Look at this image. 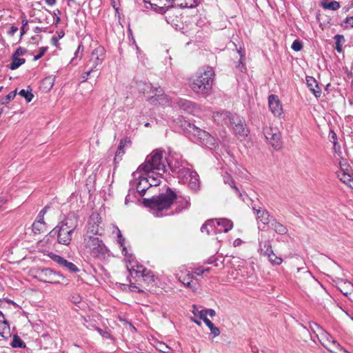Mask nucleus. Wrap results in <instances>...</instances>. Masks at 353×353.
<instances>
[{"label":"nucleus","mask_w":353,"mask_h":353,"mask_svg":"<svg viewBox=\"0 0 353 353\" xmlns=\"http://www.w3.org/2000/svg\"><path fill=\"white\" fill-rule=\"evenodd\" d=\"M176 198V194L168 188L166 193L153 196L150 199H144L143 204L154 216L161 217L166 215L163 211L170 208Z\"/></svg>","instance_id":"obj_1"},{"label":"nucleus","mask_w":353,"mask_h":353,"mask_svg":"<svg viewBox=\"0 0 353 353\" xmlns=\"http://www.w3.org/2000/svg\"><path fill=\"white\" fill-rule=\"evenodd\" d=\"M214 75L212 67H203L198 71L196 77L191 79L190 87L196 94L206 97L211 92Z\"/></svg>","instance_id":"obj_2"},{"label":"nucleus","mask_w":353,"mask_h":353,"mask_svg":"<svg viewBox=\"0 0 353 353\" xmlns=\"http://www.w3.org/2000/svg\"><path fill=\"white\" fill-rule=\"evenodd\" d=\"M214 121L222 125L230 126L236 135L247 136L248 130L245 119L235 113L228 111H221L214 113Z\"/></svg>","instance_id":"obj_3"},{"label":"nucleus","mask_w":353,"mask_h":353,"mask_svg":"<svg viewBox=\"0 0 353 353\" xmlns=\"http://www.w3.org/2000/svg\"><path fill=\"white\" fill-rule=\"evenodd\" d=\"M163 152L157 149L147 156L145 162L139 167L145 173H158L163 174L166 170V157H163Z\"/></svg>","instance_id":"obj_4"},{"label":"nucleus","mask_w":353,"mask_h":353,"mask_svg":"<svg viewBox=\"0 0 353 353\" xmlns=\"http://www.w3.org/2000/svg\"><path fill=\"white\" fill-rule=\"evenodd\" d=\"M83 245L84 251L94 259L103 260L110 256V250L97 236L85 234Z\"/></svg>","instance_id":"obj_5"},{"label":"nucleus","mask_w":353,"mask_h":353,"mask_svg":"<svg viewBox=\"0 0 353 353\" xmlns=\"http://www.w3.org/2000/svg\"><path fill=\"white\" fill-rule=\"evenodd\" d=\"M77 225V221L74 217H66L61 221L50 232L51 236L57 234V241L63 245H69L72 240V235Z\"/></svg>","instance_id":"obj_6"},{"label":"nucleus","mask_w":353,"mask_h":353,"mask_svg":"<svg viewBox=\"0 0 353 353\" xmlns=\"http://www.w3.org/2000/svg\"><path fill=\"white\" fill-rule=\"evenodd\" d=\"M184 127L194 141L198 142L208 148H212V147L215 146L216 140L214 137L205 130L186 121L184 123Z\"/></svg>","instance_id":"obj_7"},{"label":"nucleus","mask_w":353,"mask_h":353,"mask_svg":"<svg viewBox=\"0 0 353 353\" xmlns=\"http://www.w3.org/2000/svg\"><path fill=\"white\" fill-rule=\"evenodd\" d=\"M166 164H168L172 172L176 175L177 178L182 176L183 171L189 168H188V162L182 159L181 154L176 153L170 154L167 159Z\"/></svg>","instance_id":"obj_8"},{"label":"nucleus","mask_w":353,"mask_h":353,"mask_svg":"<svg viewBox=\"0 0 353 353\" xmlns=\"http://www.w3.org/2000/svg\"><path fill=\"white\" fill-rule=\"evenodd\" d=\"M35 278L43 283H59V279L65 277L60 272L53 271L50 268H44L37 271Z\"/></svg>","instance_id":"obj_9"},{"label":"nucleus","mask_w":353,"mask_h":353,"mask_svg":"<svg viewBox=\"0 0 353 353\" xmlns=\"http://www.w3.org/2000/svg\"><path fill=\"white\" fill-rule=\"evenodd\" d=\"M323 347L332 353H337V351H347L325 330L319 334L318 338Z\"/></svg>","instance_id":"obj_10"},{"label":"nucleus","mask_w":353,"mask_h":353,"mask_svg":"<svg viewBox=\"0 0 353 353\" xmlns=\"http://www.w3.org/2000/svg\"><path fill=\"white\" fill-rule=\"evenodd\" d=\"M207 227H210L213 230L217 228L221 230V232H228L233 228V223L227 219H209L202 225L201 228V232H203Z\"/></svg>","instance_id":"obj_11"},{"label":"nucleus","mask_w":353,"mask_h":353,"mask_svg":"<svg viewBox=\"0 0 353 353\" xmlns=\"http://www.w3.org/2000/svg\"><path fill=\"white\" fill-rule=\"evenodd\" d=\"M105 57V49L101 46H98L92 51L88 65L91 64L92 70L98 71Z\"/></svg>","instance_id":"obj_12"},{"label":"nucleus","mask_w":353,"mask_h":353,"mask_svg":"<svg viewBox=\"0 0 353 353\" xmlns=\"http://www.w3.org/2000/svg\"><path fill=\"white\" fill-rule=\"evenodd\" d=\"M263 133L267 141L275 150H278L282 147L281 135L278 129L265 127Z\"/></svg>","instance_id":"obj_13"},{"label":"nucleus","mask_w":353,"mask_h":353,"mask_svg":"<svg viewBox=\"0 0 353 353\" xmlns=\"http://www.w3.org/2000/svg\"><path fill=\"white\" fill-rule=\"evenodd\" d=\"M178 179L180 183L187 184L192 190H197L199 188V175L196 172L191 171L190 168L184 170L182 176H180Z\"/></svg>","instance_id":"obj_14"},{"label":"nucleus","mask_w":353,"mask_h":353,"mask_svg":"<svg viewBox=\"0 0 353 353\" xmlns=\"http://www.w3.org/2000/svg\"><path fill=\"white\" fill-rule=\"evenodd\" d=\"M101 217L99 214L93 213L90 215L88 223V229L85 234L96 236L97 234H101Z\"/></svg>","instance_id":"obj_15"},{"label":"nucleus","mask_w":353,"mask_h":353,"mask_svg":"<svg viewBox=\"0 0 353 353\" xmlns=\"http://www.w3.org/2000/svg\"><path fill=\"white\" fill-rule=\"evenodd\" d=\"M141 170L138 169L137 172H133V176L135 180H137V178L139 179V181L135 183L137 191L139 193L141 196H143L146 190L150 187L149 184V179L141 176L140 174Z\"/></svg>","instance_id":"obj_16"},{"label":"nucleus","mask_w":353,"mask_h":353,"mask_svg":"<svg viewBox=\"0 0 353 353\" xmlns=\"http://www.w3.org/2000/svg\"><path fill=\"white\" fill-rule=\"evenodd\" d=\"M50 258L56 263H57L60 266L65 268L68 271L72 273H77L79 272V269L77 266L72 262H70L65 259L63 257L55 254H52Z\"/></svg>","instance_id":"obj_17"},{"label":"nucleus","mask_w":353,"mask_h":353,"mask_svg":"<svg viewBox=\"0 0 353 353\" xmlns=\"http://www.w3.org/2000/svg\"><path fill=\"white\" fill-rule=\"evenodd\" d=\"M268 103L272 113L276 117H281L283 114V107L278 96L270 94L268 97Z\"/></svg>","instance_id":"obj_18"},{"label":"nucleus","mask_w":353,"mask_h":353,"mask_svg":"<svg viewBox=\"0 0 353 353\" xmlns=\"http://www.w3.org/2000/svg\"><path fill=\"white\" fill-rule=\"evenodd\" d=\"M174 2H176V0H157L156 3H153V10L157 13L164 14L173 7Z\"/></svg>","instance_id":"obj_19"},{"label":"nucleus","mask_w":353,"mask_h":353,"mask_svg":"<svg viewBox=\"0 0 353 353\" xmlns=\"http://www.w3.org/2000/svg\"><path fill=\"white\" fill-rule=\"evenodd\" d=\"M252 209L256 215L257 219L263 224L270 226L272 218H270L268 212L261 208H256L255 206L252 207Z\"/></svg>","instance_id":"obj_20"},{"label":"nucleus","mask_w":353,"mask_h":353,"mask_svg":"<svg viewBox=\"0 0 353 353\" xmlns=\"http://www.w3.org/2000/svg\"><path fill=\"white\" fill-rule=\"evenodd\" d=\"M306 84L311 92L316 98H319L321 95V89L319 86L316 80L313 77H306Z\"/></svg>","instance_id":"obj_21"},{"label":"nucleus","mask_w":353,"mask_h":353,"mask_svg":"<svg viewBox=\"0 0 353 353\" xmlns=\"http://www.w3.org/2000/svg\"><path fill=\"white\" fill-rule=\"evenodd\" d=\"M10 325L0 311V336L5 339L8 338L10 336Z\"/></svg>","instance_id":"obj_22"},{"label":"nucleus","mask_w":353,"mask_h":353,"mask_svg":"<svg viewBox=\"0 0 353 353\" xmlns=\"http://www.w3.org/2000/svg\"><path fill=\"white\" fill-rule=\"evenodd\" d=\"M117 237H118V243L119 245L122 248V254L128 257L129 259V263L130 264L132 263V262L134 260V256L132 254H128L127 248L125 247V239L122 236L121 231L117 228Z\"/></svg>","instance_id":"obj_23"},{"label":"nucleus","mask_w":353,"mask_h":353,"mask_svg":"<svg viewBox=\"0 0 353 353\" xmlns=\"http://www.w3.org/2000/svg\"><path fill=\"white\" fill-rule=\"evenodd\" d=\"M269 227L273 229L274 232L279 235H285L288 232L287 227L278 222L275 219H272L271 224Z\"/></svg>","instance_id":"obj_24"},{"label":"nucleus","mask_w":353,"mask_h":353,"mask_svg":"<svg viewBox=\"0 0 353 353\" xmlns=\"http://www.w3.org/2000/svg\"><path fill=\"white\" fill-rule=\"evenodd\" d=\"M130 142V139L128 137L121 139L119 142V145L118 148L115 152L114 161L121 160V157L125 153L124 147L127 143Z\"/></svg>","instance_id":"obj_25"},{"label":"nucleus","mask_w":353,"mask_h":353,"mask_svg":"<svg viewBox=\"0 0 353 353\" xmlns=\"http://www.w3.org/2000/svg\"><path fill=\"white\" fill-rule=\"evenodd\" d=\"M336 175L341 181L353 189V177L350 173L336 172Z\"/></svg>","instance_id":"obj_26"},{"label":"nucleus","mask_w":353,"mask_h":353,"mask_svg":"<svg viewBox=\"0 0 353 353\" xmlns=\"http://www.w3.org/2000/svg\"><path fill=\"white\" fill-rule=\"evenodd\" d=\"M321 6L325 10H330L336 11L340 8V3L336 1H332L330 2L328 0H323L321 2Z\"/></svg>","instance_id":"obj_27"},{"label":"nucleus","mask_w":353,"mask_h":353,"mask_svg":"<svg viewBox=\"0 0 353 353\" xmlns=\"http://www.w3.org/2000/svg\"><path fill=\"white\" fill-rule=\"evenodd\" d=\"M147 174L146 178L149 179L150 187L157 186L161 183V178L162 177L161 174L158 173H145Z\"/></svg>","instance_id":"obj_28"},{"label":"nucleus","mask_w":353,"mask_h":353,"mask_svg":"<svg viewBox=\"0 0 353 353\" xmlns=\"http://www.w3.org/2000/svg\"><path fill=\"white\" fill-rule=\"evenodd\" d=\"M177 6L181 8H192L198 6V0H176Z\"/></svg>","instance_id":"obj_29"},{"label":"nucleus","mask_w":353,"mask_h":353,"mask_svg":"<svg viewBox=\"0 0 353 353\" xmlns=\"http://www.w3.org/2000/svg\"><path fill=\"white\" fill-rule=\"evenodd\" d=\"M223 181L225 184H228L232 190L234 191V192L239 196H242V194L239 190V188L236 186L234 181L232 178V176L228 174H225L223 175Z\"/></svg>","instance_id":"obj_30"},{"label":"nucleus","mask_w":353,"mask_h":353,"mask_svg":"<svg viewBox=\"0 0 353 353\" xmlns=\"http://www.w3.org/2000/svg\"><path fill=\"white\" fill-rule=\"evenodd\" d=\"M39 221H34L32 228L34 234H41L47 231V225L46 223H39Z\"/></svg>","instance_id":"obj_31"},{"label":"nucleus","mask_w":353,"mask_h":353,"mask_svg":"<svg viewBox=\"0 0 353 353\" xmlns=\"http://www.w3.org/2000/svg\"><path fill=\"white\" fill-rule=\"evenodd\" d=\"M17 94V90L16 89L13 91H11L10 93H8L7 95L4 97H0V104L1 105H8L10 101L14 99Z\"/></svg>","instance_id":"obj_32"},{"label":"nucleus","mask_w":353,"mask_h":353,"mask_svg":"<svg viewBox=\"0 0 353 353\" xmlns=\"http://www.w3.org/2000/svg\"><path fill=\"white\" fill-rule=\"evenodd\" d=\"M129 272L132 276L139 277L141 273L145 272V268L142 265H132L131 268L129 269Z\"/></svg>","instance_id":"obj_33"},{"label":"nucleus","mask_w":353,"mask_h":353,"mask_svg":"<svg viewBox=\"0 0 353 353\" xmlns=\"http://www.w3.org/2000/svg\"><path fill=\"white\" fill-rule=\"evenodd\" d=\"M26 62V59L23 58H19L12 56V63L9 65V68L12 70H16L19 68Z\"/></svg>","instance_id":"obj_34"},{"label":"nucleus","mask_w":353,"mask_h":353,"mask_svg":"<svg viewBox=\"0 0 353 353\" xmlns=\"http://www.w3.org/2000/svg\"><path fill=\"white\" fill-rule=\"evenodd\" d=\"M309 327L311 332L314 334L315 337L319 338V334L324 330L321 326H320L318 323L314 322H310L309 323Z\"/></svg>","instance_id":"obj_35"},{"label":"nucleus","mask_w":353,"mask_h":353,"mask_svg":"<svg viewBox=\"0 0 353 353\" xmlns=\"http://www.w3.org/2000/svg\"><path fill=\"white\" fill-rule=\"evenodd\" d=\"M334 39L335 40L336 50L338 52H342V43L345 42V38L342 34H336L334 36Z\"/></svg>","instance_id":"obj_36"},{"label":"nucleus","mask_w":353,"mask_h":353,"mask_svg":"<svg viewBox=\"0 0 353 353\" xmlns=\"http://www.w3.org/2000/svg\"><path fill=\"white\" fill-rule=\"evenodd\" d=\"M19 94L23 97L27 102H30L34 97V94L32 93L31 88L27 90L22 89L19 91Z\"/></svg>","instance_id":"obj_37"},{"label":"nucleus","mask_w":353,"mask_h":353,"mask_svg":"<svg viewBox=\"0 0 353 353\" xmlns=\"http://www.w3.org/2000/svg\"><path fill=\"white\" fill-rule=\"evenodd\" d=\"M83 51V46L81 44L79 45L74 53V57L71 60L72 63L77 64V60H80L82 57Z\"/></svg>","instance_id":"obj_38"},{"label":"nucleus","mask_w":353,"mask_h":353,"mask_svg":"<svg viewBox=\"0 0 353 353\" xmlns=\"http://www.w3.org/2000/svg\"><path fill=\"white\" fill-rule=\"evenodd\" d=\"M339 168L340 170L336 172L349 173L350 165L345 159H342L339 162Z\"/></svg>","instance_id":"obj_39"},{"label":"nucleus","mask_w":353,"mask_h":353,"mask_svg":"<svg viewBox=\"0 0 353 353\" xmlns=\"http://www.w3.org/2000/svg\"><path fill=\"white\" fill-rule=\"evenodd\" d=\"M183 271H181L180 274H179V281L181 282L185 286L192 289L194 290L196 289L195 285H192V280L185 281V278H183Z\"/></svg>","instance_id":"obj_40"},{"label":"nucleus","mask_w":353,"mask_h":353,"mask_svg":"<svg viewBox=\"0 0 353 353\" xmlns=\"http://www.w3.org/2000/svg\"><path fill=\"white\" fill-rule=\"evenodd\" d=\"M206 325L209 327L210 330V334L214 336H217L220 334L219 329L216 327L211 321H207Z\"/></svg>","instance_id":"obj_41"},{"label":"nucleus","mask_w":353,"mask_h":353,"mask_svg":"<svg viewBox=\"0 0 353 353\" xmlns=\"http://www.w3.org/2000/svg\"><path fill=\"white\" fill-rule=\"evenodd\" d=\"M11 345L13 347H25L26 343L20 339V337L14 335Z\"/></svg>","instance_id":"obj_42"},{"label":"nucleus","mask_w":353,"mask_h":353,"mask_svg":"<svg viewBox=\"0 0 353 353\" xmlns=\"http://www.w3.org/2000/svg\"><path fill=\"white\" fill-rule=\"evenodd\" d=\"M179 105L181 108L186 111H190L193 106V103L191 101L185 99H181L179 101Z\"/></svg>","instance_id":"obj_43"},{"label":"nucleus","mask_w":353,"mask_h":353,"mask_svg":"<svg viewBox=\"0 0 353 353\" xmlns=\"http://www.w3.org/2000/svg\"><path fill=\"white\" fill-rule=\"evenodd\" d=\"M272 244L270 241H261L259 243V251L262 254L265 250L271 248Z\"/></svg>","instance_id":"obj_44"},{"label":"nucleus","mask_w":353,"mask_h":353,"mask_svg":"<svg viewBox=\"0 0 353 353\" xmlns=\"http://www.w3.org/2000/svg\"><path fill=\"white\" fill-rule=\"evenodd\" d=\"M96 330L100 334V335L107 339H112V336L108 330H103L99 327H97Z\"/></svg>","instance_id":"obj_45"},{"label":"nucleus","mask_w":353,"mask_h":353,"mask_svg":"<svg viewBox=\"0 0 353 353\" xmlns=\"http://www.w3.org/2000/svg\"><path fill=\"white\" fill-rule=\"evenodd\" d=\"M291 48L293 50L299 52L303 48V43L300 40L296 39L293 41Z\"/></svg>","instance_id":"obj_46"},{"label":"nucleus","mask_w":353,"mask_h":353,"mask_svg":"<svg viewBox=\"0 0 353 353\" xmlns=\"http://www.w3.org/2000/svg\"><path fill=\"white\" fill-rule=\"evenodd\" d=\"M268 258L269 261L272 265H279L281 264V263L283 261V259L281 257L276 256L275 254H274V256H268Z\"/></svg>","instance_id":"obj_47"},{"label":"nucleus","mask_w":353,"mask_h":353,"mask_svg":"<svg viewBox=\"0 0 353 353\" xmlns=\"http://www.w3.org/2000/svg\"><path fill=\"white\" fill-rule=\"evenodd\" d=\"M149 88H151V84L150 83L140 82L139 84V89L140 92H142L143 93L147 92L148 89Z\"/></svg>","instance_id":"obj_48"},{"label":"nucleus","mask_w":353,"mask_h":353,"mask_svg":"<svg viewBox=\"0 0 353 353\" xmlns=\"http://www.w3.org/2000/svg\"><path fill=\"white\" fill-rule=\"evenodd\" d=\"M48 47H41L39 49V53L34 57V60L37 61L41 59L48 50Z\"/></svg>","instance_id":"obj_49"},{"label":"nucleus","mask_w":353,"mask_h":353,"mask_svg":"<svg viewBox=\"0 0 353 353\" xmlns=\"http://www.w3.org/2000/svg\"><path fill=\"white\" fill-rule=\"evenodd\" d=\"M26 52V50L25 48L19 47L15 50V52L13 53L12 56L19 57V56L25 54Z\"/></svg>","instance_id":"obj_50"},{"label":"nucleus","mask_w":353,"mask_h":353,"mask_svg":"<svg viewBox=\"0 0 353 353\" xmlns=\"http://www.w3.org/2000/svg\"><path fill=\"white\" fill-rule=\"evenodd\" d=\"M244 61H245V59H240L239 61V64L236 66V68L241 72H245L246 71V67H245V64Z\"/></svg>","instance_id":"obj_51"},{"label":"nucleus","mask_w":353,"mask_h":353,"mask_svg":"<svg viewBox=\"0 0 353 353\" xmlns=\"http://www.w3.org/2000/svg\"><path fill=\"white\" fill-rule=\"evenodd\" d=\"M198 314H199L200 319H202L205 324H206V322H208L207 321H210V319H208L207 318L208 314H207V313H205V310H202L198 312Z\"/></svg>","instance_id":"obj_52"},{"label":"nucleus","mask_w":353,"mask_h":353,"mask_svg":"<svg viewBox=\"0 0 353 353\" xmlns=\"http://www.w3.org/2000/svg\"><path fill=\"white\" fill-rule=\"evenodd\" d=\"M343 23L349 24V26L344 25L345 28H347L349 26L353 28V17H347L343 21Z\"/></svg>","instance_id":"obj_53"},{"label":"nucleus","mask_w":353,"mask_h":353,"mask_svg":"<svg viewBox=\"0 0 353 353\" xmlns=\"http://www.w3.org/2000/svg\"><path fill=\"white\" fill-rule=\"evenodd\" d=\"M28 20L24 19L22 20V26L21 28V36H23L28 30Z\"/></svg>","instance_id":"obj_54"},{"label":"nucleus","mask_w":353,"mask_h":353,"mask_svg":"<svg viewBox=\"0 0 353 353\" xmlns=\"http://www.w3.org/2000/svg\"><path fill=\"white\" fill-rule=\"evenodd\" d=\"M203 232H206L208 234H217V233H221V230H219L217 228H215L213 230L210 227H207Z\"/></svg>","instance_id":"obj_55"},{"label":"nucleus","mask_w":353,"mask_h":353,"mask_svg":"<svg viewBox=\"0 0 353 353\" xmlns=\"http://www.w3.org/2000/svg\"><path fill=\"white\" fill-rule=\"evenodd\" d=\"M94 72H95V70H92V68H90L87 72H83L81 76L82 82L86 81L88 79V76Z\"/></svg>","instance_id":"obj_56"},{"label":"nucleus","mask_w":353,"mask_h":353,"mask_svg":"<svg viewBox=\"0 0 353 353\" xmlns=\"http://www.w3.org/2000/svg\"><path fill=\"white\" fill-rule=\"evenodd\" d=\"M183 278H185V281H190L194 279V275L190 273L189 271L185 270L183 271Z\"/></svg>","instance_id":"obj_57"},{"label":"nucleus","mask_w":353,"mask_h":353,"mask_svg":"<svg viewBox=\"0 0 353 353\" xmlns=\"http://www.w3.org/2000/svg\"><path fill=\"white\" fill-rule=\"evenodd\" d=\"M140 276L143 277V278L149 279L152 280V277H153V275H152V272L150 270H147L145 268V272L144 273H141L140 274L139 277Z\"/></svg>","instance_id":"obj_58"},{"label":"nucleus","mask_w":353,"mask_h":353,"mask_svg":"<svg viewBox=\"0 0 353 353\" xmlns=\"http://www.w3.org/2000/svg\"><path fill=\"white\" fill-rule=\"evenodd\" d=\"M70 300L74 303H79L81 301V297L78 294L71 295Z\"/></svg>","instance_id":"obj_59"},{"label":"nucleus","mask_w":353,"mask_h":353,"mask_svg":"<svg viewBox=\"0 0 353 353\" xmlns=\"http://www.w3.org/2000/svg\"><path fill=\"white\" fill-rule=\"evenodd\" d=\"M347 287L350 288L349 292H343V290L341 289V292L345 296H347L348 294H351L352 292H353V284L350 282H347L345 283Z\"/></svg>","instance_id":"obj_60"},{"label":"nucleus","mask_w":353,"mask_h":353,"mask_svg":"<svg viewBox=\"0 0 353 353\" xmlns=\"http://www.w3.org/2000/svg\"><path fill=\"white\" fill-rule=\"evenodd\" d=\"M263 254L267 257L274 256V253L272 248L268 250V249L265 250V251L263 252Z\"/></svg>","instance_id":"obj_61"},{"label":"nucleus","mask_w":353,"mask_h":353,"mask_svg":"<svg viewBox=\"0 0 353 353\" xmlns=\"http://www.w3.org/2000/svg\"><path fill=\"white\" fill-rule=\"evenodd\" d=\"M352 8H353V0H352L347 6H345L343 8V11L344 13H346Z\"/></svg>","instance_id":"obj_62"},{"label":"nucleus","mask_w":353,"mask_h":353,"mask_svg":"<svg viewBox=\"0 0 353 353\" xmlns=\"http://www.w3.org/2000/svg\"><path fill=\"white\" fill-rule=\"evenodd\" d=\"M237 52L240 56L241 59H245V52L244 48H240L239 49H238Z\"/></svg>","instance_id":"obj_63"},{"label":"nucleus","mask_w":353,"mask_h":353,"mask_svg":"<svg viewBox=\"0 0 353 353\" xmlns=\"http://www.w3.org/2000/svg\"><path fill=\"white\" fill-rule=\"evenodd\" d=\"M335 152H341V146L337 141H332Z\"/></svg>","instance_id":"obj_64"}]
</instances>
